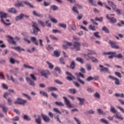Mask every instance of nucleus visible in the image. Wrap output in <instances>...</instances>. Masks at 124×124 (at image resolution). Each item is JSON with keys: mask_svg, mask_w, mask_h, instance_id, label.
<instances>
[{"mask_svg": "<svg viewBox=\"0 0 124 124\" xmlns=\"http://www.w3.org/2000/svg\"><path fill=\"white\" fill-rule=\"evenodd\" d=\"M99 67L101 68L100 69V72H105V73H110V71H109V69L107 67H104V66L102 65H99Z\"/></svg>", "mask_w": 124, "mask_h": 124, "instance_id": "8", "label": "nucleus"}, {"mask_svg": "<svg viewBox=\"0 0 124 124\" xmlns=\"http://www.w3.org/2000/svg\"><path fill=\"white\" fill-rule=\"evenodd\" d=\"M8 12L10 13H13V14H16V13H17L16 9L14 8H10V9H9Z\"/></svg>", "mask_w": 124, "mask_h": 124, "instance_id": "27", "label": "nucleus"}, {"mask_svg": "<svg viewBox=\"0 0 124 124\" xmlns=\"http://www.w3.org/2000/svg\"><path fill=\"white\" fill-rule=\"evenodd\" d=\"M58 91V89L56 87H49L47 88V91L48 92H53V91Z\"/></svg>", "mask_w": 124, "mask_h": 124, "instance_id": "23", "label": "nucleus"}, {"mask_svg": "<svg viewBox=\"0 0 124 124\" xmlns=\"http://www.w3.org/2000/svg\"><path fill=\"white\" fill-rule=\"evenodd\" d=\"M93 35L97 38H100V35H99V32H95L93 33Z\"/></svg>", "mask_w": 124, "mask_h": 124, "instance_id": "47", "label": "nucleus"}, {"mask_svg": "<svg viewBox=\"0 0 124 124\" xmlns=\"http://www.w3.org/2000/svg\"><path fill=\"white\" fill-rule=\"evenodd\" d=\"M97 111L98 114H101L102 115H106V113L100 108H97Z\"/></svg>", "mask_w": 124, "mask_h": 124, "instance_id": "34", "label": "nucleus"}, {"mask_svg": "<svg viewBox=\"0 0 124 124\" xmlns=\"http://www.w3.org/2000/svg\"><path fill=\"white\" fill-rule=\"evenodd\" d=\"M111 53H115L113 54H110L111 55H110L108 57V59H113L114 57H115V55H116V52H111Z\"/></svg>", "mask_w": 124, "mask_h": 124, "instance_id": "52", "label": "nucleus"}, {"mask_svg": "<svg viewBox=\"0 0 124 124\" xmlns=\"http://www.w3.org/2000/svg\"><path fill=\"white\" fill-rule=\"evenodd\" d=\"M64 43H66V45H63L62 46V47L64 49H68L69 47H71V46H72V43L71 42L65 41Z\"/></svg>", "mask_w": 124, "mask_h": 124, "instance_id": "12", "label": "nucleus"}, {"mask_svg": "<svg viewBox=\"0 0 124 124\" xmlns=\"http://www.w3.org/2000/svg\"><path fill=\"white\" fill-rule=\"evenodd\" d=\"M78 16L77 17V20H78V21H79V20H81L82 19V18H83L84 17V16L83 15V14H80L79 15L78 14Z\"/></svg>", "mask_w": 124, "mask_h": 124, "instance_id": "49", "label": "nucleus"}, {"mask_svg": "<svg viewBox=\"0 0 124 124\" xmlns=\"http://www.w3.org/2000/svg\"><path fill=\"white\" fill-rule=\"evenodd\" d=\"M115 85H120V81L119 80V78H115L114 79Z\"/></svg>", "mask_w": 124, "mask_h": 124, "instance_id": "56", "label": "nucleus"}, {"mask_svg": "<svg viewBox=\"0 0 124 124\" xmlns=\"http://www.w3.org/2000/svg\"><path fill=\"white\" fill-rule=\"evenodd\" d=\"M109 44H110V47H111V48H113L114 49H120V46L117 45V42L115 41L109 40Z\"/></svg>", "mask_w": 124, "mask_h": 124, "instance_id": "6", "label": "nucleus"}, {"mask_svg": "<svg viewBox=\"0 0 124 124\" xmlns=\"http://www.w3.org/2000/svg\"><path fill=\"white\" fill-rule=\"evenodd\" d=\"M26 80L30 86H31V87H35V82L32 81L31 78L29 77H26Z\"/></svg>", "mask_w": 124, "mask_h": 124, "instance_id": "9", "label": "nucleus"}, {"mask_svg": "<svg viewBox=\"0 0 124 124\" xmlns=\"http://www.w3.org/2000/svg\"><path fill=\"white\" fill-rule=\"evenodd\" d=\"M19 120H20V118L18 116H15L13 117L12 119V120L13 121V122H18Z\"/></svg>", "mask_w": 124, "mask_h": 124, "instance_id": "53", "label": "nucleus"}, {"mask_svg": "<svg viewBox=\"0 0 124 124\" xmlns=\"http://www.w3.org/2000/svg\"><path fill=\"white\" fill-rule=\"evenodd\" d=\"M24 3L26 4V5H28V6H30L31 8H34V6H33L32 4L29 2V1H24Z\"/></svg>", "mask_w": 124, "mask_h": 124, "instance_id": "37", "label": "nucleus"}, {"mask_svg": "<svg viewBox=\"0 0 124 124\" xmlns=\"http://www.w3.org/2000/svg\"><path fill=\"white\" fill-rule=\"evenodd\" d=\"M32 27L33 28V31H31V33L37 35L38 31H40V29L38 28V25L35 22H32Z\"/></svg>", "mask_w": 124, "mask_h": 124, "instance_id": "3", "label": "nucleus"}, {"mask_svg": "<svg viewBox=\"0 0 124 124\" xmlns=\"http://www.w3.org/2000/svg\"><path fill=\"white\" fill-rule=\"evenodd\" d=\"M0 108H2V110L4 113L5 114L7 113V111H8V108L5 107V105H4V104H0Z\"/></svg>", "mask_w": 124, "mask_h": 124, "instance_id": "13", "label": "nucleus"}, {"mask_svg": "<svg viewBox=\"0 0 124 124\" xmlns=\"http://www.w3.org/2000/svg\"><path fill=\"white\" fill-rule=\"evenodd\" d=\"M107 18L109 20L111 24H115V23L117 22V19L114 17H110L108 16V15H107Z\"/></svg>", "mask_w": 124, "mask_h": 124, "instance_id": "16", "label": "nucleus"}, {"mask_svg": "<svg viewBox=\"0 0 124 124\" xmlns=\"http://www.w3.org/2000/svg\"><path fill=\"white\" fill-rule=\"evenodd\" d=\"M30 39L31 41L36 45V46H38V42H37V40H36V38L35 37L31 36L30 37Z\"/></svg>", "mask_w": 124, "mask_h": 124, "instance_id": "18", "label": "nucleus"}, {"mask_svg": "<svg viewBox=\"0 0 124 124\" xmlns=\"http://www.w3.org/2000/svg\"><path fill=\"white\" fill-rule=\"evenodd\" d=\"M89 30H91V31H96V29H95V27L93 26V25H90L89 26Z\"/></svg>", "mask_w": 124, "mask_h": 124, "instance_id": "62", "label": "nucleus"}, {"mask_svg": "<svg viewBox=\"0 0 124 124\" xmlns=\"http://www.w3.org/2000/svg\"><path fill=\"white\" fill-rule=\"evenodd\" d=\"M41 116L44 122H45L46 123H49V122H50V118L47 115L42 114Z\"/></svg>", "mask_w": 124, "mask_h": 124, "instance_id": "15", "label": "nucleus"}, {"mask_svg": "<svg viewBox=\"0 0 124 124\" xmlns=\"http://www.w3.org/2000/svg\"><path fill=\"white\" fill-rule=\"evenodd\" d=\"M70 31H76V26L74 24H71L69 26Z\"/></svg>", "mask_w": 124, "mask_h": 124, "instance_id": "25", "label": "nucleus"}, {"mask_svg": "<svg viewBox=\"0 0 124 124\" xmlns=\"http://www.w3.org/2000/svg\"><path fill=\"white\" fill-rule=\"evenodd\" d=\"M40 94H42V95H43V96H45V97L48 98V94L47 93L44 91H40Z\"/></svg>", "mask_w": 124, "mask_h": 124, "instance_id": "40", "label": "nucleus"}, {"mask_svg": "<svg viewBox=\"0 0 124 124\" xmlns=\"http://www.w3.org/2000/svg\"><path fill=\"white\" fill-rule=\"evenodd\" d=\"M53 111L54 112H56V113H58V114H62V112H61V111H60V110L58 108H53Z\"/></svg>", "mask_w": 124, "mask_h": 124, "instance_id": "59", "label": "nucleus"}, {"mask_svg": "<svg viewBox=\"0 0 124 124\" xmlns=\"http://www.w3.org/2000/svg\"><path fill=\"white\" fill-rule=\"evenodd\" d=\"M87 53L88 55H95V54H96L95 52L91 50H88Z\"/></svg>", "mask_w": 124, "mask_h": 124, "instance_id": "50", "label": "nucleus"}, {"mask_svg": "<svg viewBox=\"0 0 124 124\" xmlns=\"http://www.w3.org/2000/svg\"><path fill=\"white\" fill-rule=\"evenodd\" d=\"M50 9L53 11H56L59 9V7L56 6V5H52L50 6Z\"/></svg>", "mask_w": 124, "mask_h": 124, "instance_id": "28", "label": "nucleus"}, {"mask_svg": "<svg viewBox=\"0 0 124 124\" xmlns=\"http://www.w3.org/2000/svg\"><path fill=\"white\" fill-rule=\"evenodd\" d=\"M114 58H117V59H123L124 58V56H123V54L121 53H119L117 55H114Z\"/></svg>", "mask_w": 124, "mask_h": 124, "instance_id": "38", "label": "nucleus"}, {"mask_svg": "<svg viewBox=\"0 0 124 124\" xmlns=\"http://www.w3.org/2000/svg\"><path fill=\"white\" fill-rule=\"evenodd\" d=\"M40 74L42 76L45 77V78H46L48 79V75H51V73L48 70H42L40 72Z\"/></svg>", "mask_w": 124, "mask_h": 124, "instance_id": "7", "label": "nucleus"}, {"mask_svg": "<svg viewBox=\"0 0 124 124\" xmlns=\"http://www.w3.org/2000/svg\"><path fill=\"white\" fill-rule=\"evenodd\" d=\"M76 61L77 62H81V63H83L84 61H83V59L80 58V57H78L76 58Z\"/></svg>", "mask_w": 124, "mask_h": 124, "instance_id": "51", "label": "nucleus"}, {"mask_svg": "<svg viewBox=\"0 0 124 124\" xmlns=\"http://www.w3.org/2000/svg\"><path fill=\"white\" fill-rule=\"evenodd\" d=\"M94 113H95L94 111H93V109H90L87 111V112H85L84 114L87 115H93L94 114Z\"/></svg>", "mask_w": 124, "mask_h": 124, "instance_id": "30", "label": "nucleus"}, {"mask_svg": "<svg viewBox=\"0 0 124 124\" xmlns=\"http://www.w3.org/2000/svg\"><path fill=\"white\" fill-rule=\"evenodd\" d=\"M6 77H7V80H8L9 81H12L13 83H15V84H19V82L15 81V79H14V78L12 76L9 77V75L7 74Z\"/></svg>", "mask_w": 124, "mask_h": 124, "instance_id": "14", "label": "nucleus"}, {"mask_svg": "<svg viewBox=\"0 0 124 124\" xmlns=\"http://www.w3.org/2000/svg\"><path fill=\"white\" fill-rule=\"evenodd\" d=\"M23 67L25 68V69H31L32 70H34V68H33V67L28 65L26 64H23Z\"/></svg>", "mask_w": 124, "mask_h": 124, "instance_id": "22", "label": "nucleus"}, {"mask_svg": "<svg viewBox=\"0 0 124 124\" xmlns=\"http://www.w3.org/2000/svg\"><path fill=\"white\" fill-rule=\"evenodd\" d=\"M49 19H50V20H51V22H52V23H54V24H57V23H58V20L57 19H56L55 18L52 17V16H49Z\"/></svg>", "mask_w": 124, "mask_h": 124, "instance_id": "35", "label": "nucleus"}, {"mask_svg": "<svg viewBox=\"0 0 124 124\" xmlns=\"http://www.w3.org/2000/svg\"><path fill=\"white\" fill-rule=\"evenodd\" d=\"M77 99L79 101V105L80 106L84 105L85 102V98H80V97H77Z\"/></svg>", "mask_w": 124, "mask_h": 124, "instance_id": "19", "label": "nucleus"}, {"mask_svg": "<svg viewBox=\"0 0 124 124\" xmlns=\"http://www.w3.org/2000/svg\"><path fill=\"white\" fill-rule=\"evenodd\" d=\"M53 56H54V57H56V58H59V57L61 56V52L58 50H55L54 51Z\"/></svg>", "mask_w": 124, "mask_h": 124, "instance_id": "26", "label": "nucleus"}, {"mask_svg": "<svg viewBox=\"0 0 124 124\" xmlns=\"http://www.w3.org/2000/svg\"><path fill=\"white\" fill-rule=\"evenodd\" d=\"M0 17L1 18V22L3 23L4 25H6V26H10V25H11V23H6V22L4 21V20H3V18L5 19L6 18H7V14L2 12H0Z\"/></svg>", "mask_w": 124, "mask_h": 124, "instance_id": "4", "label": "nucleus"}, {"mask_svg": "<svg viewBox=\"0 0 124 124\" xmlns=\"http://www.w3.org/2000/svg\"><path fill=\"white\" fill-rule=\"evenodd\" d=\"M23 119L24 120H26V121H31V118L29 117L27 115H24L23 116Z\"/></svg>", "mask_w": 124, "mask_h": 124, "instance_id": "45", "label": "nucleus"}, {"mask_svg": "<svg viewBox=\"0 0 124 124\" xmlns=\"http://www.w3.org/2000/svg\"><path fill=\"white\" fill-rule=\"evenodd\" d=\"M100 122H101L103 124H109V122L107 120L105 119V118H102V119H100Z\"/></svg>", "mask_w": 124, "mask_h": 124, "instance_id": "41", "label": "nucleus"}, {"mask_svg": "<svg viewBox=\"0 0 124 124\" xmlns=\"http://www.w3.org/2000/svg\"><path fill=\"white\" fill-rule=\"evenodd\" d=\"M108 2L109 5L112 7L113 10L117 13L118 15H121V10L117 8V5L114 3V2L108 0Z\"/></svg>", "mask_w": 124, "mask_h": 124, "instance_id": "1", "label": "nucleus"}, {"mask_svg": "<svg viewBox=\"0 0 124 124\" xmlns=\"http://www.w3.org/2000/svg\"><path fill=\"white\" fill-rule=\"evenodd\" d=\"M67 80L68 81H73V80L75 79V77L73 76H70L66 77Z\"/></svg>", "mask_w": 124, "mask_h": 124, "instance_id": "33", "label": "nucleus"}, {"mask_svg": "<svg viewBox=\"0 0 124 124\" xmlns=\"http://www.w3.org/2000/svg\"><path fill=\"white\" fill-rule=\"evenodd\" d=\"M69 92L70 93H72V94H75V93H77V91L76 89L73 88V89H70L69 90Z\"/></svg>", "mask_w": 124, "mask_h": 124, "instance_id": "29", "label": "nucleus"}, {"mask_svg": "<svg viewBox=\"0 0 124 124\" xmlns=\"http://www.w3.org/2000/svg\"><path fill=\"white\" fill-rule=\"evenodd\" d=\"M8 37L9 39L8 40V41L9 43H11L13 45H16V41L14 40V38H13V37L9 35V36H8Z\"/></svg>", "mask_w": 124, "mask_h": 124, "instance_id": "11", "label": "nucleus"}, {"mask_svg": "<svg viewBox=\"0 0 124 124\" xmlns=\"http://www.w3.org/2000/svg\"><path fill=\"white\" fill-rule=\"evenodd\" d=\"M30 77L33 81H36V78H35V76L33 75V74H31L30 75Z\"/></svg>", "mask_w": 124, "mask_h": 124, "instance_id": "57", "label": "nucleus"}, {"mask_svg": "<svg viewBox=\"0 0 124 124\" xmlns=\"http://www.w3.org/2000/svg\"><path fill=\"white\" fill-rule=\"evenodd\" d=\"M72 10L74 12H75L77 14H79V11L77 10V7H76V6L73 7Z\"/></svg>", "mask_w": 124, "mask_h": 124, "instance_id": "46", "label": "nucleus"}, {"mask_svg": "<svg viewBox=\"0 0 124 124\" xmlns=\"http://www.w3.org/2000/svg\"><path fill=\"white\" fill-rule=\"evenodd\" d=\"M46 48L47 50H52L53 49V47L51 46V45H46Z\"/></svg>", "mask_w": 124, "mask_h": 124, "instance_id": "64", "label": "nucleus"}, {"mask_svg": "<svg viewBox=\"0 0 124 124\" xmlns=\"http://www.w3.org/2000/svg\"><path fill=\"white\" fill-rule=\"evenodd\" d=\"M89 1L92 5H93L94 6H96V4L95 3V1H93V0H89Z\"/></svg>", "mask_w": 124, "mask_h": 124, "instance_id": "55", "label": "nucleus"}, {"mask_svg": "<svg viewBox=\"0 0 124 124\" xmlns=\"http://www.w3.org/2000/svg\"><path fill=\"white\" fill-rule=\"evenodd\" d=\"M75 74L77 78H80V77H81L82 78H85L84 75H83L82 73H76Z\"/></svg>", "mask_w": 124, "mask_h": 124, "instance_id": "32", "label": "nucleus"}, {"mask_svg": "<svg viewBox=\"0 0 124 124\" xmlns=\"http://www.w3.org/2000/svg\"><path fill=\"white\" fill-rule=\"evenodd\" d=\"M9 61H10V63H11L12 64H15V62H16V60L14 59V58H10Z\"/></svg>", "mask_w": 124, "mask_h": 124, "instance_id": "44", "label": "nucleus"}, {"mask_svg": "<svg viewBox=\"0 0 124 124\" xmlns=\"http://www.w3.org/2000/svg\"><path fill=\"white\" fill-rule=\"evenodd\" d=\"M93 62H98V60L97 59L94 57H92L91 59Z\"/></svg>", "mask_w": 124, "mask_h": 124, "instance_id": "63", "label": "nucleus"}, {"mask_svg": "<svg viewBox=\"0 0 124 124\" xmlns=\"http://www.w3.org/2000/svg\"><path fill=\"white\" fill-rule=\"evenodd\" d=\"M110 111L112 113H115V114H116V113H117V110H116V108L113 106H110Z\"/></svg>", "mask_w": 124, "mask_h": 124, "instance_id": "31", "label": "nucleus"}, {"mask_svg": "<svg viewBox=\"0 0 124 124\" xmlns=\"http://www.w3.org/2000/svg\"><path fill=\"white\" fill-rule=\"evenodd\" d=\"M102 31H105L107 33H109V29L106 27V26H104L102 29Z\"/></svg>", "mask_w": 124, "mask_h": 124, "instance_id": "36", "label": "nucleus"}, {"mask_svg": "<svg viewBox=\"0 0 124 124\" xmlns=\"http://www.w3.org/2000/svg\"><path fill=\"white\" fill-rule=\"evenodd\" d=\"M58 27L62 28L63 29H66V24L63 23H59Z\"/></svg>", "mask_w": 124, "mask_h": 124, "instance_id": "39", "label": "nucleus"}, {"mask_svg": "<svg viewBox=\"0 0 124 124\" xmlns=\"http://www.w3.org/2000/svg\"><path fill=\"white\" fill-rule=\"evenodd\" d=\"M46 63L48 64V67L50 68V69H53V68H54V65L52 64L51 62L47 61Z\"/></svg>", "mask_w": 124, "mask_h": 124, "instance_id": "42", "label": "nucleus"}, {"mask_svg": "<svg viewBox=\"0 0 124 124\" xmlns=\"http://www.w3.org/2000/svg\"><path fill=\"white\" fill-rule=\"evenodd\" d=\"M15 6H17V7H24L23 2L18 1L16 3Z\"/></svg>", "mask_w": 124, "mask_h": 124, "instance_id": "24", "label": "nucleus"}, {"mask_svg": "<svg viewBox=\"0 0 124 124\" xmlns=\"http://www.w3.org/2000/svg\"><path fill=\"white\" fill-rule=\"evenodd\" d=\"M70 68L71 69H75V62L74 61H72L70 64Z\"/></svg>", "mask_w": 124, "mask_h": 124, "instance_id": "43", "label": "nucleus"}, {"mask_svg": "<svg viewBox=\"0 0 124 124\" xmlns=\"http://www.w3.org/2000/svg\"><path fill=\"white\" fill-rule=\"evenodd\" d=\"M12 49H14L15 50H16V51H17V52H19V53H21V51H23V52H25V49L21 48L20 46L12 47Z\"/></svg>", "mask_w": 124, "mask_h": 124, "instance_id": "17", "label": "nucleus"}, {"mask_svg": "<svg viewBox=\"0 0 124 124\" xmlns=\"http://www.w3.org/2000/svg\"><path fill=\"white\" fill-rule=\"evenodd\" d=\"M55 104L58 105V106H64L62 102L56 101L55 102Z\"/></svg>", "mask_w": 124, "mask_h": 124, "instance_id": "48", "label": "nucleus"}, {"mask_svg": "<svg viewBox=\"0 0 124 124\" xmlns=\"http://www.w3.org/2000/svg\"><path fill=\"white\" fill-rule=\"evenodd\" d=\"M83 57L87 61H90V60H91V57H90V56H89L87 54H84Z\"/></svg>", "mask_w": 124, "mask_h": 124, "instance_id": "58", "label": "nucleus"}, {"mask_svg": "<svg viewBox=\"0 0 124 124\" xmlns=\"http://www.w3.org/2000/svg\"><path fill=\"white\" fill-rule=\"evenodd\" d=\"M7 102L8 105H12V99L9 97L7 98Z\"/></svg>", "mask_w": 124, "mask_h": 124, "instance_id": "54", "label": "nucleus"}, {"mask_svg": "<svg viewBox=\"0 0 124 124\" xmlns=\"http://www.w3.org/2000/svg\"><path fill=\"white\" fill-rule=\"evenodd\" d=\"M17 101H15L14 102V104H21L22 105L25 104V103H27V100H24L22 99L21 98H17ZM19 101V102H18Z\"/></svg>", "mask_w": 124, "mask_h": 124, "instance_id": "5", "label": "nucleus"}, {"mask_svg": "<svg viewBox=\"0 0 124 124\" xmlns=\"http://www.w3.org/2000/svg\"><path fill=\"white\" fill-rule=\"evenodd\" d=\"M23 18H24V14L21 13L16 17V21H20Z\"/></svg>", "mask_w": 124, "mask_h": 124, "instance_id": "20", "label": "nucleus"}, {"mask_svg": "<svg viewBox=\"0 0 124 124\" xmlns=\"http://www.w3.org/2000/svg\"><path fill=\"white\" fill-rule=\"evenodd\" d=\"M72 46L73 47H71V49L73 50L75 49L76 51H80L81 48V43L78 41H73Z\"/></svg>", "mask_w": 124, "mask_h": 124, "instance_id": "2", "label": "nucleus"}, {"mask_svg": "<svg viewBox=\"0 0 124 124\" xmlns=\"http://www.w3.org/2000/svg\"><path fill=\"white\" fill-rule=\"evenodd\" d=\"M86 68L88 71H91V70H92V66H91V64H86Z\"/></svg>", "mask_w": 124, "mask_h": 124, "instance_id": "60", "label": "nucleus"}, {"mask_svg": "<svg viewBox=\"0 0 124 124\" xmlns=\"http://www.w3.org/2000/svg\"><path fill=\"white\" fill-rule=\"evenodd\" d=\"M94 97H96V98H100V94L97 93V92H96L94 94Z\"/></svg>", "mask_w": 124, "mask_h": 124, "instance_id": "61", "label": "nucleus"}, {"mask_svg": "<svg viewBox=\"0 0 124 124\" xmlns=\"http://www.w3.org/2000/svg\"><path fill=\"white\" fill-rule=\"evenodd\" d=\"M35 122L37 124H42V123L41 122V117H40V115H38V118L35 119Z\"/></svg>", "mask_w": 124, "mask_h": 124, "instance_id": "21", "label": "nucleus"}, {"mask_svg": "<svg viewBox=\"0 0 124 124\" xmlns=\"http://www.w3.org/2000/svg\"><path fill=\"white\" fill-rule=\"evenodd\" d=\"M63 99H64L66 106L69 107V108H72V105H71V104H70V101H69V100H68L66 97L63 96Z\"/></svg>", "mask_w": 124, "mask_h": 124, "instance_id": "10", "label": "nucleus"}]
</instances>
